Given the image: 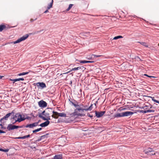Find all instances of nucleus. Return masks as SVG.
<instances>
[{
  "label": "nucleus",
  "instance_id": "obj_1",
  "mask_svg": "<svg viewBox=\"0 0 159 159\" xmlns=\"http://www.w3.org/2000/svg\"><path fill=\"white\" fill-rule=\"evenodd\" d=\"M24 115L23 114H21L20 113H16L13 118L15 120V122L13 123L14 124L17 122H20L25 120V119H24Z\"/></svg>",
  "mask_w": 159,
  "mask_h": 159
},
{
  "label": "nucleus",
  "instance_id": "obj_2",
  "mask_svg": "<svg viewBox=\"0 0 159 159\" xmlns=\"http://www.w3.org/2000/svg\"><path fill=\"white\" fill-rule=\"evenodd\" d=\"M134 113L131 111H127L125 112H123L120 113H117L114 115L115 118H118L119 117H122L124 116H127L132 115Z\"/></svg>",
  "mask_w": 159,
  "mask_h": 159
},
{
  "label": "nucleus",
  "instance_id": "obj_3",
  "mask_svg": "<svg viewBox=\"0 0 159 159\" xmlns=\"http://www.w3.org/2000/svg\"><path fill=\"white\" fill-rule=\"evenodd\" d=\"M22 128V126H17L15 125H13L11 124H9L8 125L7 127V129L9 130H13L15 129H17L18 128Z\"/></svg>",
  "mask_w": 159,
  "mask_h": 159
},
{
  "label": "nucleus",
  "instance_id": "obj_4",
  "mask_svg": "<svg viewBox=\"0 0 159 159\" xmlns=\"http://www.w3.org/2000/svg\"><path fill=\"white\" fill-rule=\"evenodd\" d=\"M28 36L29 35H28L26 34V35L23 36V37L20 38V39H18L16 41L11 42V43L13 44H16L18 43H19L20 42L26 39L28 37Z\"/></svg>",
  "mask_w": 159,
  "mask_h": 159
},
{
  "label": "nucleus",
  "instance_id": "obj_5",
  "mask_svg": "<svg viewBox=\"0 0 159 159\" xmlns=\"http://www.w3.org/2000/svg\"><path fill=\"white\" fill-rule=\"evenodd\" d=\"M44 116H45V117L43 116L42 115V114H39V117L42 119L43 120H50V116H49V114L48 113H46L45 114Z\"/></svg>",
  "mask_w": 159,
  "mask_h": 159
},
{
  "label": "nucleus",
  "instance_id": "obj_6",
  "mask_svg": "<svg viewBox=\"0 0 159 159\" xmlns=\"http://www.w3.org/2000/svg\"><path fill=\"white\" fill-rule=\"evenodd\" d=\"M86 108H76L75 110L74 113L75 115H77L78 116H81V114L78 113V111H81L84 112V111H85Z\"/></svg>",
  "mask_w": 159,
  "mask_h": 159
},
{
  "label": "nucleus",
  "instance_id": "obj_7",
  "mask_svg": "<svg viewBox=\"0 0 159 159\" xmlns=\"http://www.w3.org/2000/svg\"><path fill=\"white\" fill-rule=\"evenodd\" d=\"M38 105L40 107L42 108L45 107L47 106V103L43 100L38 102Z\"/></svg>",
  "mask_w": 159,
  "mask_h": 159
},
{
  "label": "nucleus",
  "instance_id": "obj_8",
  "mask_svg": "<svg viewBox=\"0 0 159 159\" xmlns=\"http://www.w3.org/2000/svg\"><path fill=\"white\" fill-rule=\"evenodd\" d=\"M105 113V111L101 112L95 111L96 116L98 118L102 117Z\"/></svg>",
  "mask_w": 159,
  "mask_h": 159
},
{
  "label": "nucleus",
  "instance_id": "obj_9",
  "mask_svg": "<svg viewBox=\"0 0 159 159\" xmlns=\"http://www.w3.org/2000/svg\"><path fill=\"white\" fill-rule=\"evenodd\" d=\"M37 87L40 86L42 89L46 87L45 84L43 82H38L36 84Z\"/></svg>",
  "mask_w": 159,
  "mask_h": 159
},
{
  "label": "nucleus",
  "instance_id": "obj_10",
  "mask_svg": "<svg viewBox=\"0 0 159 159\" xmlns=\"http://www.w3.org/2000/svg\"><path fill=\"white\" fill-rule=\"evenodd\" d=\"M38 122H35L32 124L27 125L26 126V128L29 127L30 128H32L34 127H35L38 125Z\"/></svg>",
  "mask_w": 159,
  "mask_h": 159
},
{
  "label": "nucleus",
  "instance_id": "obj_11",
  "mask_svg": "<svg viewBox=\"0 0 159 159\" xmlns=\"http://www.w3.org/2000/svg\"><path fill=\"white\" fill-rule=\"evenodd\" d=\"M70 102L75 107H76V108H82V107H83V104L78 105V104H76L74 103L72 101H70Z\"/></svg>",
  "mask_w": 159,
  "mask_h": 159
},
{
  "label": "nucleus",
  "instance_id": "obj_12",
  "mask_svg": "<svg viewBox=\"0 0 159 159\" xmlns=\"http://www.w3.org/2000/svg\"><path fill=\"white\" fill-rule=\"evenodd\" d=\"M52 113H53V114L52 116V117L55 119H57L59 117L58 113L57 112L55 111H52Z\"/></svg>",
  "mask_w": 159,
  "mask_h": 159
},
{
  "label": "nucleus",
  "instance_id": "obj_13",
  "mask_svg": "<svg viewBox=\"0 0 159 159\" xmlns=\"http://www.w3.org/2000/svg\"><path fill=\"white\" fill-rule=\"evenodd\" d=\"M46 120V121H45L44 123L40 124L39 125L42 127H44L47 126L49 124L50 122L48 120Z\"/></svg>",
  "mask_w": 159,
  "mask_h": 159
},
{
  "label": "nucleus",
  "instance_id": "obj_14",
  "mask_svg": "<svg viewBox=\"0 0 159 159\" xmlns=\"http://www.w3.org/2000/svg\"><path fill=\"white\" fill-rule=\"evenodd\" d=\"M152 149H153L152 148H148L145 150L144 152L145 153L149 155L150 152H152Z\"/></svg>",
  "mask_w": 159,
  "mask_h": 159
},
{
  "label": "nucleus",
  "instance_id": "obj_15",
  "mask_svg": "<svg viewBox=\"0 0 159 159\" xmlns=\"http://www.w3.org/2000/svg\"><path fill=\"white\" fill-rule=\"evenodd\" d=\"M11 114V113H9L7 114L6 115H5L0 120V121L2 122V120L3 119H5V120H7L8 118L10 116Z\"/></svg>",
  "mask_w": 159,
  "mask_h": 159
},
{
  "label": "nucleus",
  "instance_id": "obj_16",
  "mask_svg": "<svg viewBox=\"0 0 159 159\" xmlns=\"http://www.w3.org/2000/svg\"><path fill=\"white\" fill-rule=\"evenodd\" d=\"M62 158V154H58L55 155L53 159H61Z\"/></svg>",
  "mask_w": 159,
  "mask_h": 159
},
{
  "label": "nucleus",
  "instance_id": "obj_17",
  "mask_svg": "<svg viewBox=\"0 0 159 159\" xmlns=\"http://www.w3.org/2000/svg\"><path fill=\"white\" fill-rule=\"evenodd\" d=\"M24 79L23 78H20L18 79H15L13 80L12 79H10V80H11L12 81H13V83H14L15 82L17 81H19L20 80H22L23 81L24 80Z\"/></svg>",
  "mask_w": 159,
  "mask_h": 159
},
{
  "label": "nucleus",
  "instance_id": "obj_18",
  "mask_svg": "<svg viewBox=\"0 0 159 159\" xmlns=\"http://www.w3.org/2000/svg\"><path fill=\"white\" fill-rule=\"evenodd\" d=\"M7 27L5 25H0V32H2L3 30H5Z\"/></svg>",
  "mask_w": 159,
  "mask_h": 159
},
{
  "label": "nucleus",
  "instance_id": "obj_19",
  "mask_svg": "<svg viewBox=\"0 0 159 159\" xmlns=\"http://www.w3.org/2000/svg\"><path fill=\"white\" fill-rule=\"evenodd\" d=\"M138 43H140L141 45H142L145 46V47H147V48H148V45L147 44V43H146V42H138Z\"/></svg>",
  "mask_w": 159,
  "mask_h": 159
},
{
  "label": "nucleus",
  "instance_id": "obj_20",
  "mask_svg": "<svg viewBox=\"0 0 159 159\" xmlns=\"http://www.w3.org/2000/svg\"><path fill=\"white\" fill-rule=\"evenodd\" d=\"M53 0H52L51 2L48 5L47 7V8L48 9V10L50 9L52 7L53 4Z\"/></svg>",
  "mask_w": 159,
  "mask_h": 159
},
{
  "label": "nucleus",
  "instance_id": "obj_21",
  "mask_svg": "<svg viewBox=\"0 0 159 159\" xmlns=\"http://www.w3.org/2000/svg\"><path fill=\"white\" fill-rule=\"evenodd\" d=\"M23 114L24 115V119H25H25L30 120L31 119V118L28 116L27 114Z\"/></svg>",
  "mask_w": 159,
  "mask_h": 159
},
{
  "label": "nucleus",
  "instance_id": "obj_22",
  "mask_svg": "<svg viewBox=\"0 0 159 159\" xmlns=\"http://www.w3.org/2000/svg\"><path fill=\"white\" fill-rule=\"evenodd\" d=\"M23 114L24 115V119H25H25L30 120L31 119V118L28 116L27 114Z\"/></svg>",
  "mask_w": 159,
  "mask_h": 159
},
{
  "label": "nucleus",
  "instance_id": "obj_23",
  "mask_svg": "<svg viewBox=\"0 0 159 159\" xmlns=\"http://www.w3.org/2000/svg\"><path fill=\"white\" fill-rule=\"evenodd\" d=\"M23 114L24 115V119H25H25L30 120L31 119V118L28 116L27 114Z\"/></svg>",
  "mask_w": 159,
  "mask_h": 159
},
{
  "label": "nucleus",
  "instance_id": "obj_24",
  "mask_svg": "<svg viewBox=\"0 0 159 159\" xmlns=\"http://www.w3.org/2000/svg\"><path fill=\"white\" fill-rule=\"evenodd\" d=\"M29 72H23L21 73H20L17 74L18 76H21L23 75L28 74L29 73Z\"/></svg>",
  "mask_w": 159,
  "mask_h": 159
},
{
  "label": "nucleus",
  "instance_id": "obj_25",
  "mask_svg": "<svg viewBox=\"0 0 159 159\" xmlns=\"http://www.w3.org/2000/svg\"><path fill=\"white\" fill-rule=\"evenodd\" d=\"M93 104H92L91 105V106L88 108H86V110H85V111H91L93 109Z\"/></svg>",
  "mask_w": 159,
  "mask_h": 159
},
{
  "label": "nucleus",
  "instance_id": "obj_26",
  "mask_svg": "<svg viewBox=\"0 0 159 159\" xmlns=\"http://www.w3.org/2000/svg\"><path fill=\"white\" fill-rule=\"evenodd\" d=\"M58 116H59L61 117H65L66 116V114L64 113H58Z\"/></svg>",
  "mask_w": 159,
  "mask_h": 159
},
{
  "label": "nucleus",
  "instance_id": "obj_27",
  "mask_svg": "<svg viewBox=\"0 0 159 159\" xmlns=\"http://www.w3.org/2000/svg\"><path fill=\"white\" fill-rule=\"evenodd\" d=\"M122 38H123V37L122 36L119 35V36L114 37L113 38V39L116 40V39H119Z\"/></svg>",
  "mask_w": 159,
  "mask_h": 159
},
{
  "label": "nucleus",
  "instance_id": "obj_28",
  "mask_svg": "<svg viewBox=\"0 0 159 159\" xmlns=\"http://www.w3.org/2000/svg\"><path fill=\"white\" fill-rule=\"evenodd\" d=\"M78 70H81L83 71L85 69V68L84 67V66H79L78 67Z\"/></svg>",
  "mask_w": 159,
  "mask_h": 159
},
{
  "label": "nucleus",
  "instance_id": "obj_29",
  "mask_svg": "<svg viewBox=\"0 0 159 159\" xmlns=\"http://www.w3.org/2000/svg\"><path fill=\"white\" fill-rule=\"evenodd\" d=\"M73 6V4H70L69 5L68 8L66 10V11H69L70 9L72 8V7Z\"/></svg>",
  "mask_w": 159,
  "mask_h": 159
},
{
  "label": "nucleus",
  "instance_id": "obj_30",
  "mask_svg": "<svg viewBox=\"0 0 159 159\" xmlns=\"http://www.w3.org/2000/svg\"><path fill=\"white\" fill-rule=\"evenodd\" d=\"M26 135L24 136L23 137H19L17 138H16V139H26Z\"/></svg>",
  "mask_w": 159,
  "mask_h": 159
},
{
  "label": "nucleus",
  "instance_id": "obj_31",
  "mask_svg": "<svg viewBox=\"0 0 159 159\" xmlns=\"http://www.w3.org/2000/svg\"><path fill=\"white\" fill-rule=\"evenodd\" d=\"M152 99V100L154 102H156L157 103L159 104V101H158V100H157L154 99V97H150Z\"/></svg>",
  "mask_w": 159,
  "mask_h": 159
},
{
  "label": "nucleus",
  "instance_id": "obj_32",
  "mask_svg": "<svg viewBox=\"0 0 159 159\" xmlns=\"http://www.w3.org/2000/svg\"><path fill=\"white\" fill-rule=\"evenodd\" d=\"M146 113L148 112H154L155 111V110H146Z\"/></svg>",
  "mask_w": 159,
  "mask_h": 159
},
{
  "label": "nucleus",
  "instance_id": "obj_33",
  "mask_svg": "<svg viewBox=\"0 0 159 159\" xmlns=\"http://www.w3.org/2000/svg\"><path fill=\"white\" fill-rule=\"evenodd\" d=\"M45 137V135L42 136L40 137V138L39 139H38L37 140H36V142H39L41 140L42 138L43 137Z\"/></svg>",
  "mask_w": 159,
  "mask_h": 159
},
{
  "label": "nucleus",
  "instance_id": "obj_34",
  "mask_svg": "<svg viewBox=\"0 0 159 159\" xmlns=\"http://www.w3.org/2000/svg\"><path fill=\"white\" fill-rule=\"evenodd\" d=\"M78 70V67H75V68H72L71 70L70 71H69V72H66V73H65V74H67V73H68L69 72H70V71H73V70Z\"/></svg>",
  "mask_w": 159,
  "mask_h": 159
},
{
  "label": "nucleus",
  "instance_id": "obj_35",
  "mask_svg": "<svg viewBox=\"0 0 159 159\" xmlns=\"http://www.w3.org/2000/svg\"><path fill=\"white\" fill-rule=\"evenodd\" d=\"M144 75L147 76V77H149V78H156V77H155V76H152L148 75H147V74H144Z\"/></svg>",
  "mask_w": 159,
  "mask_h": 159
},
{
  "label": "nucleus",
  "instance_id": "obj_36",
  "mask_svg": "<svg viewBox=\"0 0 159 159\" xmlns=\"http://www.w3.org/2000/svg\"><path fill=\"white\" fill-rule=\"evenodd\" d=\"M155 154V152L154 151H153V149H152V152H150V153L149 154V155H154Z\"/></svg>",
  "mask_w": 159,
  "mask_h": 159
},
{
  "label": "nucleus",
  "instance_id": "obj_37",
  "mask_svg": "<svg viewBox=\"0 0 159 159\" xmlns=\"http://www.w3.org/2000/svg\"><path fill=\"white\" fill-rule=\"evenodd\" d=\"M135 59L137 60L138 61L139 60L140 61H142V60L140 58L138 57L137 56L135 57Z\"/></svg>",
  "mask_w": 159,
  "mask_h": 159
},
{
  "label": "nucleus",
  "instance_id": "obj_38",
  "mask_svg": "<svg viewBox=\"0 0 159 159\" xmlns=\"http://www.w3.org/2000/svg\"><path fill=\"white\" fill-rule=\"evenodd\" d=\"M86 61H82V60H80L79 61V62L81 63H85Z\"/></svg>",
  "mask_w": 159,
  "mask_h": 159
},
{
  "label": "nucleus",
  "instance_id": "obj_39",
  "mask_svg": "<svg viewBox=\"0 0 159 159\" xmlns=\"http://www.w3.org/2000/svg\"><path fill=\"white\" fill-rule=\"evenodd\" d=\"M37 19V18H35L34 19H32V18H31L30 20V21L31 22H33L34 21L36 20Z\"/></svg>",
  "mask_w": 159,
  "mask_h": 159
},
{
  "label": "nucleus",
  "instance_id": "obj_40",
  "mask_svg": "<svg viewBox=\"0 0 159 159\" xmlns=\"http://www.w3.org/2000/svg\"><path fill=\"white\" fill-rule=\"evenodd\" d=\"M92 56H93L94 57H100L102 56V55H98L94 54H92Z\"/></svg>",
  "mask_w": 159,
  "mask_h": 159
},
{
  "label": "nucleus",
  "instance_id": "obj_41",
  "mask_svg": "<svg viewBox=\"0 0 159 159\" xmlns=\"http://www.w3.org/2000/svg\"><path fill=\"white\" fill-rule=\"evenodd\" d=\"M38 131H39L38 129H36L34 130H33V133H35L36 132H38Z\"/></svg>",
  "mask_w": 159,
  "mask_h": 159
},
{
  "label": "nucleus",
  "instance_id": "obj_42",
  "mask_svg": "<svg viewBox=\"0 0 159 159\" xmlns=\"http://www.w3.org/2000/svg\"><path fill=\"white\" fill-rule=\"evenodd\" d=\"M141 112L143 113H146V110H141Z\"/></svg>",
  "mask_w": 159,
  "mask_h": 159
},
{
  "label": "nucleus",
  "instance_id": "obj_43",
  "mask_svg": "<svg viewBox=\"0 0 159 159\" xmlns=\"http://www.w3.org/2000/svg\"><path fill=\"white\" fill-rule=\"evenodd\" d=\"M93 62V61H86V63H91V62Z\"/></svg>",
  "mask_w": 159,
  "mask_h": 159
},
{
  "label": "nucleus",
  "instance_id": "obj_44",
  "mask_svg": "<svg viewBox=\"0 0 159 159\" xmlns=\"http://www.w3.org/2000/svg\"><path fill=\"white\" fill-rule=\"evenodd\" d=\"M45 111H44L42 113H40V114H42V115H45Z\"/></svg>",
  "mask_w": 159,
  "mask_h": 159
},
{
  "label": "nucleus",
  "instance_id": "obj_45",
  "mask_svg": "<svg viewBox=\"0 0 159 159\" xmlns=\"http://www.w3.org/2000/svg\"><path fill=\"white\" fill-rule=\"evenodd\" d=\"M5 133V132L0 129V134L2 133Z\"/></svg>",
  "mask_w": 159,
  "mask_h": 159
},
{
  "label": "nucleus",
  "instance_id": "obj_46",
  "mask_svg": "<svg viewBox=\"0 0 159 159\" xmlns=\"http://www.w3.org/2000/svg\"><path fill=\"white\" fill-rule=\"evenodd\" d=\"M48 9H47L44 12V13H47V12H48Z\"/></svg>",
  "mask_w": 159,
  "mask_h": 159
},
{
  "label": "nucleus",
  "instance_id": "obj_47",
  "mask_svg": "<svg viewBox=\"0 0 159 159\" xmlns=\"http://www.w3.org/2000/svg\"><path fill=\"white\" fill-rule=\"evenodd\" d=\"M26 138H29L30 137V134H28L27 135H26Z\"/></svg>",
  "mask_w": 159,
  "mask_h": 159
},
{
  "label": "nucleus",
  "instance_id": "obj_48",
  "mask_svg": "<svg viewBox=\"0 0 159 159\" xmlns=\"http://www.w3.org/2000/svg\"><path fill=\"white\" fill-rule=\"evenodd\" d=\"M38 129L39 131L42 129V128H38Z\"/></svg>",
  "mask_w": 159,
  "mask_h": 159
},
{
  "label": "nucleus",
  "instance_id": "obj_49",
  "mask_svg": "<svg viewBox=\"0 0 159 159\" xmlns=\"http://www.w3.org/2000/svg\"><path fill=\"white\" fill-rule=\"evenodd\" d=\"M0 151H5V150H3L2 149H0Z\"/></svg>",
  "mask_w": 159,
  "mask_h": 159
},
{
  "label": "nucleus",
  "instance_id": "obj_50",
  "mask_svg": "<svg viewBox=\"0 0 159 159\" xmlns=\"http://www.w3.org/2000/svg\"><path fill=\"white\" fill-rule=\"evenodd\" d=\"M3 76H2L0 75V79H2Z\"/></svg>",
  "mask_w": 159,
  "mask_h": 159
},
{
  "label": "nucleus",
  "instance_id": "obj_51",
  "mask_svg": "<svg viewBox=\"0 0 159 159\" xmlns=\"http://www.w3.org/2000/svg\"><path fill=\"white\" fill-rule=\"evenodd\" d=\"M91 59V58H87V59L89 60H90Z\"/></svg>",
  "mask_w": 159,
  "mask_h": 159
},
{
  "label": "nucleus",
  "instance_id": "obj_52",
  "mask_svg": "<svg viewBox=\"0 0 159 159\" xmlns=\"http://www.w3.org/2000/svg\"><path fill=\"white\" fill-rule=\"evenodd\" d=\"M87 106H83V107L84 108H87L86 107H87Z\"/></svg>",
  "mask_w": 159,
  "mask_h": 159
},
{
  "label": "nucleus",
  "instance_id": "obj_53",
  "mask_svg": "<svg viewBox=\"0 0 159 159\" xmlns=\"http://www.w3.org/2000/svg\"><path fill=\"white\" fill-rule=\"evenodd\" d=\"M89 117H93V116H91L90 115H89Z\"/></svg>",
  "mask_w": 159,
  "mask_h": 159
},
{
  "label": "nucleus",
  "instance_id": "obj_54",
  "mask_svg": "<svg viewBox=\"0 0 159 159\" xmlns=\"http://www.w3.org/2000/svg\"><path fill=\"white\" fill-rule=\"evenodd\" d=\"M5 150V151H4V152H7L8 151V150Z\"/></svg>",
  "mask_w": 159,
  "mask_h": 159
},
{
  "label": "nucleus",
  "instance_id": "obj_55",
  "mask_svg": "<svg viewBox=\"0 0 159 159\" xmlns=\"http://www.w3.org/2000/svg\"><path fill=\"white\" fill-rule=\"evenodd\" d=\"M31 115H32V116H33L34 117V115H32V113H31Z\"/></svg>",
  "mask_w": 159,
  "mask_h": 159
},
{
  "label": "nucleus",
  "instance_id": "obj_56",
  "mask_svg": "<svg viewBox=\"0 0 159 159\" xmlns=\"http://www.w3.org/2000/svg\"><path fill=\"white\" fill-rule=\"evenodd\" d=\"M40 32V31H38V33H39Z\"/></svg>",
  "mask_w": 159,
  "mask_h": 159
},
{
  "label": "nucleus",
  "instance_id": "obj_57",
  "mask_svg": "<svg viewBox=\"0 0 159 159\" xmlns=\"http://www.w3.org/2000/svg\"><path fill=\"white\" fill-rule=\"evenodd\" d=\"M158 46H159V43L158 44Z\"/></svg>",
  "mask_w": 159,
  "mask_h": 159
}]
</instances>
